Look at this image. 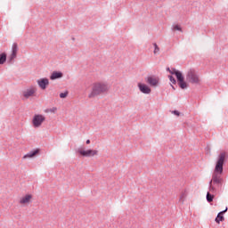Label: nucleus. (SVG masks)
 <instances>
[{
	"label": "nucleus",
	"instance_id": "nucleus-1",
	"mask_svg": "<svg viewBox=\"0 0 228 228\" xmlns=\"http://www.w3.org/2000/svg\"><path fill=\"white\" fill-rule=\"evenodd\" d=\"M225 163V152H221L218 155L217 161L216 162V167L214 170V173L212 175V183L214 184H222V179L221 175L224 174V164Z\"/></svg>",
	"mask_w": 228,
	"mask_h": 228
},
{
	"label": "nucleus",
	"instance_id": "nucleus-2",
	"mask_svg": "<svg viewBox=\"0 0 228 228\" xmlns=\"http://www.w3.org/2000/svg\"><path fill=\"white\" fill-rule=\"evenodd\" d=\"M110 90V86L106 83L98 82L94 84L91 94H89V99H94V97H97V95H102V94H106Z\"/></svg>",
	"mask_w": 228,
	"mask_h": 228
},
{
	"label": "nucleus",
	"instance_id": "nucleus-3",
	"mask_svg": "<svg viewBox=\"0 0 228 228\" xmlns=\"http://www.w3.org/2000/svg\"><path fill=\"white\" fill-rule=\"evenodd\" d=\"M186 79L192 85H199L200 83V77L194 69H189L186 75Z\"/></svg>",
	"mask_w": 228,
	"mask_h": 228
},
{
	"label": "nucleus",
	"instance_id": "nucleus-4",
	"mask_svg": "<svg viewBox=\"0 0 228 228\" xmlns=\"http://www.w3.org/2000/svg\"><path fill=\"white\" fill-rule=\"evenodd\" d=\"M45 122V117L42 114H36L32 119V125L34 127H40L42 124Z\"/></svg>",
	"mask_w": 228,
	"mask_h": 228
},
{
	"label": "nucleus",
	"instance_id": "nucleus-5",
	"mask_svg": "<svg viewBox=\"0 0 228 228\" xmlns=\"http://www.w3.org/2000/svg\"><path fill=\"white\" fill-rule=\"evenodd\" d=\"M77 152L84 158H94V156H97V154H99V151L97 150H78Z\"/></svg>",
	"mask_w": 228,
	"mask_h": 228
},
{
	"label": "nucleus",
	"instance_id": "nucleus-6",
	"mask_svg": "<svg viewBox=\"0 0 228 228\" xmlns=\"http://www.w3.org/2000/svg\"><path fill=\"white\" fill-rule=\"evenodd\" d=\"M35 94H37V87L30 86L28 89L23 91V97H25V99H29V97H33Z\"/></svg>",
	"mask_w": 228,
	"mask_h": 228
},
{
	"label": "nucleus",
	"instance_id": "nucleus-7",
	"mask_svg": "<svg viewBox=\"0 0 228 228\" xmlns=\"http://www.w3.org/2000/svg\"><path fill=\"white\" fill-rule=\"evenodd\" d=\"M37 85L41 90H45L49 86V78L44 77L37 80Z\"/></svg>",
	"mask_w": 228,
	"mask_h": 228
},
{
	"label": "nucleus",
	"instance_id": "nucleus-8",
	"mask_svg": "<svg viewBox=\"0 0 228 228\" xmlns=\"http://www.w3.org/2000/svg\"><path fill=\"white\" fill-rule=\"evenodd\" d=\"M137 86L142 94H149L152 91L151 87L145 84L138 83Z\"/></svg>",
	"mask_w": 228,
	"mask_h": 228
},
{
	"label": "nucleus",
	"instance_id": "nucleus-9",
	"mask_svg": "<svg viewBox=\"0 0 228 228\" xmlns=\"http://www.w3.org/2000/svg\"><path fill=\"white\" fill-rule=\"evenodd\" d=\"M146 83H148L150 86H158L159 80L153 77H148L146 79Z\"/></svg>",
	"mask_w": 228,
	"mask_h": 228
},
{
	"label": "nucleus",
	"instance_id": "nucleus-10",
	"mask_svg": "<svg viewBox=\"0 0 228 228\" xmlns=\"http://www.w3.org/2000/svg\"><path fill=\"white\" fill-rule=\"evenodd\" d=\"M227 209L228 208H226L224 210H223L217 214V216L216 217V220H215L216 222V224H220V222H224V220H225V218L224 217V215H225V213H227Z\"/></svg>",
	"mask_w": 228,
	"mask_h": 228
},
{
	"label": "nucleus",
	"instance_id": "nucleus-11",
	"mask_svg": "<svg viewBox=\"0 0 228 228\" xmlns=\"http://www.w3.org/2000/svg\"><path fill=\"white\" fill-rule=\"evenodd\" d=\"M19 51V46L17 45V43H13L12 45V51L10 57V60H15L17 58V52Z\"/></svg>",
	"mask_w": 228,
	"mask_h": 228
},
{
	"label": "nucleus",
	"instance_id": "nucleus-12",
	"mask_svg": "<svg viewBox=\"0 0 228 228\" xmlns=\"http://www.w3.org/2000/svg\"><path fill=\"white\" fill-rule=\"evenodd\" d=\"M61 77H63V73L61 71H53L50 76V79H52V81H54V79H60Z\"/></svg>",
	"mask_w": 228,
	"mask_h": 228
},
{
	"label": "nucleus",
	"instance_id": "nucleus-13",
	"mask_svg": "<svg viewBox=\"0 0 228 228\" xmlns=\"http://www.w3.org/2000/svg\"><path fill=\"white\" fill-rule=\"evenodd\" d=\"M40 153V150L39 149H36L33 150L31 151H29L28 153H27L26 155H24V159H26L27 158H35V156H37V154Z\"/></svg>",
	"mask_w": 228,
	"mask_h": 228
},
{
	"label": "nucleus",
	"instance_id": "nucleus-14",
	"mask_svg": "<svg viewBox=\"0 0 228 228\" xmlns=\"http://www.w3.org/2000/svg\"><path fill=\"white\" fill-rule=\"evenodd\" d=\"M33 196L31 194H27L25 197L20 200V204H29Z\"/></svg>",
	"mask_w": 228,
	"mask_h": 228
},
{
	"label": "nucleus",
	"instance_id": "nucleus-15",
	"mask_svg": "<svg viewBox=\"0 0 228 228\" xmlns=\"http://www.w3.org/2000/svg\"><path fill=\"white\" fill-rule=\"evenodd\" d=\"M178 86H180V88H182V90H184V89L188 88V84L186 83V81H184V78H183V80L178 81Z\"/></svg>",
	"mask_w": 228,
	"mask_h": 228
},
{
	"label": "nucleus",
	"instance_id": "nucleus-16",
	"mask_svg": "<svg viewBox=\"0 0 228 228\" xmlns=\"http://www.w3.org/2000/svg\"><path fill=\"white\" fill-rule=\"evenodd\" d=\"M208 190H209L208 192L212 193L213 195H215V193H216V188L215 186H213V181L209 182Z\"/></svg>",
	"mask_w": 228,
	"mask_h": 228
},
{
	"label": "nucleus",
	"instance_id": "nucleus-17",
	"mask_svg": "<svg viewBox=\"0 0 228 228\" xmlns=\"http://www.w3.org/2000/svg\"><path fill=\"white\" fill-rule=\"evenodd\" d=\"M6 62V54L4 53L0 54V65H4Z\"/></svg>",
	"mask_w": 228,
	"mask_h": 228
},
{
	"label": "nucleus",
	"instance_id": "nucleus-18",
	"mask_svg": "<svg viewBox=\"0 0 228 228\" xmlns=\"http://www.w3.org/2000/svg\"><path fill=\"white\" fill-rule=\"evenodd\" d=\"M175 77L178 82L184 79V77L183 76V73L181 71L176 72Z\"/></svg>",
	"mask_w": 228,
	"mask_h": 228
},
{
	"label": "nucleus",
	"instance_id": "nucleus-19",
	"mask_svg": "<svg viewBox=\"0 0 228 228\" xmlns=\"http://www.w3.org/2000/svg\"><path fill=\"white\" fill-rule=\"evenodd\" d=\"M214 199H215V195L211 194L210 192L207 193V200H208V202H213Z\"/></svg>",
	"mask_w": 228,
	"mask_h": 228
},
{
	"label": "nucleus",
	"instance_id": "nucleus-20",
	"mask_svg": "<svg viewBox=\"0 0 228 228\" xmlns=\"http://www.w3.org/2000/svg\"><path fill=\"white\" fill-rule=\"evenodd\" d=\"M173 31H181V33H183V28L179 25H174Z\"/></svg>",
	"mask_w": 228,
	"mask_h": 228
},
{
	"label": "nucleus",
	"instance_id": "nucleus-21",
	"mask_svg": "<svg viewBox=\"0 0 228 228\" xmlns=\"http://www.w3.org/2000/svg\"><path fill=\"white\" fill-rule=\"evenodd\" d=\"M184 199H186V191H183L181 193L180 199H179L180 202H184Z\"/></svg>",
	"mask_w": 228,
	"mask_h": 228
},
{
	"label": "nucleus",
	"instance_id": "nucleus-22",
	"mask_svg": "<svg viewBox=\"0 0 228 228\" xmlns=\"http://www.w3.org/2000/svg\"><path fill=\"white\" fill-rule=\"evenodd\" d=\"M153 46H154V54H158V53H159V46H158V44L154 43L153 44Z\"/></svg>",
	"mask_w": 228,
	"mask_h": 228
},
{
	"label": "nucleus",
	"instance_id": "nucleus-23",
	"mask_svg": "<svg viewBox=\"0 0 228 228\" xmlns=\"http://www.w3.org/2000/svg\"><path fill=\"white\" fill-rule=\"evenodd\" d=\"M168 79L171 81V83L173 85H175L177 83V81L175 80V78L172 75L168 76Z\"/></svg>",
	"mask_w": 228,
	"mask_h": 228
},
{
	"label": "nucleus",
	"instance_id": "nucleus-24",
	"mask_svg": "<svg viewBox=\"0 0 228 228\" xmlns=\"http://www.w3.org/2000/svg\"><path fill=\"white\" fill-rule=\"evenodd\" d=\"M68 95H69V91L60 94L61 99H65V97H67Z\"/></svg>",
	"mask_w": 228,
	"mask_h": 228
},
{
	"label": "nucleus",
	"instance_id": "nucleus-25",
	"mask_svg": "<svg viewBox=\"0 0 228 228\" xmlns=\"http://www.w3.org/2000/svg\"><path fill=\"white\" fill-rule=\"evenodd\" d=\"M169 72L172 74V75H176L177 74V72H179V70H177V69H175V68H172V69L171 70H169Z\"/></svg>",
	"mask_w": 228,
	"mask_h": 228
},
{
	"label": "nucleus",
	"instance_id": "nucleus-26",
	"mask_svg": "<svg viewBox=\"0 0 228 228\" xmlns=\"http://www.w3.org/2000/svg\"><path fill=\"white\" fill-rule=\"evenodd\" d=\"M57 110L58 109L56 107H53V108L50 109V111H51V113H56Z\"/></svg>",
	"mask_w": 228,
	"mask_h": 228
},
{
	"label": "nucleus",
	"instance_id": "nucleus-27",
	"mask_svg": "<svg viewBox=\"0 0 228 228\" xmlns=\"http://www.w3.org/2000/svg\"><path fill=\"white\" fill-rule=\"evenodd\" d=\"M173 113H174V115H176L177 117H179V115H181V113L178 110H174Z\"/></svg>",
	"mask_w": 228,
	"mask_h": 228
},
{
	"label": "nucleus",
	"instance_id": "nucleus-28",
	"mask_svg": "<svg viewBox=\"0 0 228 228\" xmlns=\"http://www.w3.org/2000/svg\"><path fill=\"white\" fill-rule=\"evenodd\" d=\"M86 143L88 145L90 144V139L86 140Z\"/></svg>",
	"mask_w": 228,
	"mask_h": 228
},
{
	"label": "nucleus",
	"instance_id": "nucleus-29",
	"mask_svg": "<svg viewBox=\"0 0 228 228\" xmlns=\"http://www.w3.org/2000/svg\"><path fill=\"white\" fill-rule=\"evenodd\" d=\"M167 72H170V70H172V69H170V68H167Z\"/></svg>",
	"mask_w": 228,
	"mask_h": 228
},
{
	"label": "nucleus",
	"instance_id": "nucleus-30",
	"mask_svg": "<svg viewBox=\"0 0 228 228\" xmlns=\"http://www.w3.org/2000/svg\"><path fill=\"white\" fill-rule=\"evenodd\" d=\"M171 86H172L173 90H175V87L174 86L171 85Z\"/></svg>",
	"mask_w": 228,
	"mask_h": 228
}]
</instances>
